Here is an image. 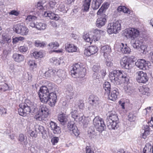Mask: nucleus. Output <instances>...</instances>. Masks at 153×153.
Wrapping results in <instances>:
<instances>
[{"label": "nucleus", "instance_id": "69168bd1", "mask_svg": "<svg viewBox=\"0 0 153 153\" xmlns=\"http://www.w3.org/2000/svg\"><path fill=\"white\" fill-rule=\"evenodd\" d=\"M78 106L79 109H83L84 108V104L82 100L80 101L78 104Z\"/></svg>", "mask_w": 153, "mask_h": 153}, {"label": "nucleus", "instance_id": "393cba45", "mask_svg": "<svg viewBox=\"0 0 153 153\" xmlns=\"http://www.w3.org/2000/svg\"><path fill=\"white\" fill-rule=\"evenodd\" d=\"M111 51L110 47L108 45H105L101 47V52L103 53V56L105 59L108 58V54Z\"/></svg>", "mask_w": 153, "mask_h": 153}, {"label": "nucleus", "instance_id": "de8ad7c7", "mask_svg": "<svg viewBox=\"0 0 153 153\" xmlns=\"http://www.w3.org/2000/svg\"><path fill=\"white\" fill-rule=\"evenodd\" d=\"M38 17L33 15H29L26 19V20H28L29 21H33L36 20Z\"/></svg>", "mask_w": 153, "mask_h": 153}, {"label": "nucleus", "instance_id": "f3484780", "mask_svg": "<svg viewBox=\"0 0 153 153\" xmlns=\"http://www.w3.org/2000/svg\"><path fill=\"white\" fill-rule=\"evenodd\" d=\"M127 33L128 34L129 38H133L134 39L139 36V32L137 29L134 28H131L127 30Z\"/></svg>", "mask_w": 153, "mask_h": 153}, {"label": "nucleus", "instance_id": "e2e57ef3", "mask_svg": "<svg viewBox=\"0 0 153 153\" xmlns=\"http://www.w3.org/2000/svg\"><path fill=\"white\" fill-rule=\"evenodd\" d=\"M101 76L97 72L94 73L93 75V77L94 79H99L100 78Z\"/></svg>", "mask_w": 153, "mask_h": 153}, {"label": "nucleus", "instance_id": "680f3d73", "mask_svg": "<svg viewBox=\"0 0 153 153\" xmlns=\"http://www.w3.org/2000/svg\"><path fill=\"white\" fill-rule=\"evenodd\" d=\"M6 110L2 107L0 108V115H4L6 113Z\"/></svg>", "mask_w": 153, "mask_h": 153}, {"label": "nucleus", "instance_id": "72a5a7b5", "mask_svg": "<svg viewBox=\"0 0 153 153\" xmlns=\"http://www.w3.org/2000/svg\"><path fill=\"white\" fill-rule=\"evenodd\" d=\"M102 2V0H93L92 6L93 9H98L101 4Z\"/></svg>", "mask_w": 153, "mask_h": 153}, {"label": "nucleus", "instance_id": "37998d69", "mask_svg": "<svg viewBox=\"0 0 153 153\" xmlns=\"http://www.w3.org/2000/svg\"><path fill=\"white\" fill-rule=\"evenodd\" d=\"M128 117L129 121L131 122H134L136 120V116L131 113L129 114Z\"/></svg>", "mask_w": 153, "mask_h": 153}, {"label": "nucleus", "instance_id": "6ab92c4d", "mask_svg": "<svg viewBox=\"0 0 153 153\" xmlns=\"http://www.w3.org/2000/svg\"><path fill=\"white\" fill-rule=\"evenodd\" d=\"M43 14L44 17H48L51 19L56 21L58 20L60 18L58 15L55 14L51 11H44Z\"/></svg>", "mask_w": 153, "mask_h": 153}, {"label": "nucleus", "instance_id": "f704fd0d", "mask_svg": "<svg viewBox=\"0 0 153 153\" xmlns=\"http://www.w3.org/2000/svg\"><path fill=\"white\" fill-rule=\"evenodd\" d=\"M31 56H32L36 59L39 58H42L43 56V54L42 51H36L35 50H33L31 52Z\"/></svg>", "mask_w": 153, "mask_h": 153}, {"label": "nucleus", "instance_id": "7c9ffc66", "mask_svg": "<svg viewBox=\"0 0 153 153\" xmlns=\"http://www.w3.org/2000/svg\"><path fill=\"white\" fill-rule=\"evenodd\" d=\"M102 86L105 91V93L107 95L110 94L111 89L110 83L108 82H105L103 84Z\"/></svg>", "mask_w": 153, "mask_h": 153}, {"label": "nucleus", "instance_id": "4d7b16f0", "mask_svg": "<svg viewBox=\"0 0 153 153\" xmlns=\"http://www.w3.org/2000/svg\"><path fill=\"white\" fill-rule=\"evenodd\" d=\"M100 68V67L98 64H95L94 65L92 70L95 72H98Z\"/></svg>", "mask_w": 153, "mask_h": 153}, {"label": "nucleus", "instance_id": "f257e3e1", "mask_svg": "<svg viewBox=\"0 0 153 153\" xmlns=\"http://www.w3.org/2000/svg\"><path fill=\"white\" fill-rule=\"evenodd\" d=\"M133 57L132 56L130 58L124 57L120 60V64L122 68L128 69V71H121L114 70L110 73L109 79L111 82L115 85L120 84V80L124 81L125 83L128 84L129 81L131 71L130 69L131 68V63Z\"/></svg>", "mask_w": 153, "mask_h": 153}, {"label": "nucleus", "instance_id": "f03ea898", "mask_svg": "<svg viewBox=\"0 0 153 153\" xmlns=\"http://www.w3.org/2000/svg\"><path fill=\"white\" fill-rule=\"evenodd\" d=\"M42 87L40 88L38 94L40 100L44 103H48L51 107L54 106L57 99L56 94Z\"/></svg>", "mask_w": 153, "mask_h": 153}, {"label": "nucleus", "instance_id": "39448f33", "mask_svg": "<svg viewBox=\"0 0 153 153\" xmlns=\"http://www.w3.org/2000/svg\"><path fill=\"white\" fill-rule=\"evenodd\" d=\"M102 32L101 30L95 29L92 33H91V34H86L83 36V38L86 42L90 43L93 41H97L100 39V33Z\"/></svg>", "mask_w": 153, "mask_h": 153}, {"label": "nucleus", "instance_id": "ea45409f", "mask_svg": "<svg viewBox=\"0 0 153 153\" xmlns=\"http://www.w3.org/2000/svg\"><path fill=\"white\" fill-rule=\"evenodd\" d=\"M54 84L52 82L49 83L46 86H43V88H46V90L49 91L50 92H51V90L54 88Z\"/></svg>", "mask_w": 153, "mask_h": 153}, {"label": "nucleus", "instance_id": "4c0bfd02", "mask_svg": "<svg viewBox=\"0 0 153 153\" xmlns=\"http://www.w3.org/2000/svg\"><path fill=\"white\" fill-rule=\"evenodd\" d=\"M65 72L62 70H59L57 71V76L62 79H64L66 77Z\"/></svg>", "mask_w": 153, "mask_h": 153}, {"label": "nucleus", "instance_id": "09e8293b", "mask_svg": "<svg viewBox=\"0 0 153 153\" xmlns=\"http://www.w3.org/2000/svg\"><path fill=\"white\" fill-rule=\"evenodd\" d=\"M105 11V10L102 7H101L97 12V15H101L102 16V17H104V15H105L104 13Z\"/></svg>", "mask_w": 153, "mask_h": 153}, {"label": "nucleus", "instance_id": "a19ab883", "mask_svg": "<svg viewBox=\"0 0 153 153\" xmlns=\"http://www.w3.org/2000/svg\"><path fill=\"white\" fill-rule=\"evenodd\" d=\"M125 89L127 93H131L132 92L133 88L131 84H128L125 87Z\"/></svg>", "mask_w": 153, "mask_h": 153}, {"label": "nucleus", "instance_id": "1a4fd4ad", "mask_svg": "<svg viewBox=\"0 0 153 153\" xmlns=\"http://www.w3.org/2000/svg\"><path fill=\"white\" fill-rule=\"evenodd\" d=\"M121 29V25L120 21H117L113 23L108 24L107 26V31L109 34L116 33L118 31Z\"/></svg>", "mask_w": 153, "mask_h": 153}, {"label": "nucleus", "instance_id": "a18cd8bd", "mask_svg": "<svg viewBox=\"0 0 153 153\" xmlns=\"http://www.w3.org/2000/svg\"><path fill=\"white\" fill-rule=\"evenodd\" d=\"M142 94H143L149 96L150 94L149 89L147 87H145L143 88L142 90Z\"/></svg>", "mask_w": 153, "mask_h": 153}, {"label": "nucleus", "instance_id": "9d476101", "mask_svg": "<svg viewBox=\"0 0 153 153\" xmlns=\"http://www.w3.org/2000/svg\"><path fill=\"white\" fill-rule=\"evenodd\" d=\"M39 112H38L37 117L39 121H41L43 118L47 117L49 114V110L45 105H41L39 108Z\"/></svg>", "mask_w": 153, "mask_h": 153}, {"label": "nucleus", "instance_id": "c85d7f7f", "mask_svg": "<svg viewBox=\"0 0 153 153\" xmlns=\"http://www.w3.org/2000/svg\"><path fill=\"white\" fill-rule=\"evenodd\" d=\"M30 109L31 111H30V113H31L32 115H34V118L36 120H39V118L37 117V116L38 115V112H39V111L38 108L32 104Z\"/></svg>", "mask_w": 153, "mask_h": 153}, {"label": "nucleus", "instance_id": "ddd939ff", "mask_svg": "<svg viewBox=\"0 0 153 153\" xmlns=\"http://www.w3.org/2000/svg\"><path fill=\"white\" fill-rule=\"evenodd\" d=\"M68 131L72 135L77 136L79 134V131L78 130L77 127L76 125L72 122H68L67 124Z\"/></svg>", "mask_w": 153, "mask_h": 153}, {"label": "nucleus", "instance_id": "0e129e2a", "mask_svg": "<svg viewBox=\"0 0 153 153\" xmlns=\"http://www.w3.org/2000/svg\"><path fill=\"white\" fill-rule=\"evenodd\" d=\"M110 5V3L108 2H106L104 3L102 5V7L105 10L107 9Z\"/></svg>", "mask_w": 153, "mask_h": 153}, {"label": "nucleus", "instance_id": "4be33fe9", "mask_svg": "<svg viewBox=\"0 0 153 153\" xmlns=\"http://www.w3.org/2000/svg\"><path fill=\"white\" fill-rule=\"evenodd\" d=\"M65 46L66 51L68 52L73 53L76 51L77 47L74 44L67 43Z\"/></svg>", "mask_w": 153, "mask_h": 153}, {"label": "nucleus", "instance_id": "3c124183", "mask_svg": "<svg viewBox=\"0 0 153 153\" xmlns=\"http://www.w3.org/2000/svg\"><path fill=\"white\" fill-rule=\"evenodd\" d=\"M28 64L32 68H36L37 67V64L34 61H30L28 62Z\"/></svg>", "mask_w": 153, "mask_h": 153}, {"label": "nucleus", "instance_id": "774afa93", "mask_svg": "<svg viewBox=\"0 0 153 153\" xmlns=\"http://www.w3.org/2000/svg\"><path fill=\"white\" fill-rule=\"evenodd\" d=\"M149 57L150 61L153 63V51L150 53Z\"/></svg>", "mask_w": 153, "mask_h": 153}, {"label": "nucleus", "instance_id": "aec40b11", "mask_svg": "<svg viewBox=\"0 0 153 153\" xmlns=\"http://www.w3.org/2000/svg\"><path fill=\"white\" fill-rule=\"evenodd\" d=\"M50 124L51 129L54 134H58L61 133V129L59 127L57 126L56 123L51 121Z\"/></svg>", "mask_w": 153, "mask_h": 153}, {"label": "nucleus", "instance_id": "473e14b6", "mask_svg": "<svg viewBox=\"0 0 153 153\" xmlns=\"http://www.w3.org/2000/svg\"><path fill=\"white\" fill-rule=\"evenodd\" d=\"M79 124L83 125L85 128L87 127L89 123V121L85 117H83L82 116L79 118Z\"/></svg>", "mask_w": 153, "mask_h": 153}, {"label": "nucleus", "instance_id": "a211bd4d", "mask_svg": "<svg viewBox=\"0 0 153 153\" xmlns=\"http://www.w3.org/2000/svg\"><path fill=\"white\" fill-rule=\"evenodd\" d=\"M66 98L68 100L73 99L74 95V91L72 86L70 85H68L66 91Z\"/></svg>", "mask_w": 153, "mask_h": 153}, {"label": "nucleus", "instance_id": "a878e982", "mask_svg": "<svg viewBox=\"0 0 153 153\" xmlns=\"http://www.w3.org/2000/svg\"><path fill=\"white\" fill-rule=\"evenodd\" d=\"M45 76L47 77L54 78L57 76V71L54 69H49L45 73Z\"/></svg>", "mask_w": 153, "mask_h": 153}, {"label": "nucleus", "instance_id": "2f4dec72", "mask_svg": "<svg viewBox=\"0 0 153 153\" xmlns=\"http://www.w3.org/2000/svg\"><path fill=\"white\" fill-rule=\"evenodd\" d=\"M120 48L121 51L123 54H128L131 52L130 48L128 47L126 45H124L123 43H121V45H120Z\"/></svg>", "mask_w": 153, "mask_h": 153}, {"label": "nucleus", "instance_id": "e433bc0d", "mask_svg": "<svg viewBox=\"0 0 153 153\" xmlns=\"http://www.w3.org/2000/svg\"><path fill=\"white\" fill-rule=\"evenodd\" d=\"M152 146L150 143L146 144L143 150V153H151Z\"/></svg>", "mask_w": 153, "mask_h": 153}, {"label": "nucleus", "instance_id": "79ce46f5", "mask_svg": "<svg viewBox=\"0 0 153 153\" xmlns=\"http://www.w3.org/2000/svg\"><path fill=\"white\" fill-rule=\"evenodd\" d=\"M58 10L63 13H67V10H66V8H65V6L64 3H61L60 4L58 7Z\"/></svg>", "mask_w": 153, "mask_h": 153}, {"label": "nucleus", "instance_id": "603ef678", "mask_svg": "<svg viewBox=\"0 0 153 153\" xmlns=\"http://www.w3.org/2000/svg\"><path fill=\"white\" fill-rule=\"evenodd\" d=\"M56 3L55 0L50 1L49 3L50 5V10H53L55 7Z\"/></svg>", "mask_w": 153, "mask_h": 153}, {"label": "nucleus", "instance_id": "5fc2aeb1", "mask_svg": "<svg viewBox=\"0 0 153 153\" xmlns=\"http://www.w3.org/2000/svg\"><path fill=\"white\" fill-rule=\"evenodd\" d=\"M8 88L9 87L7 84L4 83L0 88V90L4 91L8 89Z\"/></svg>", "mask_w": 153, "mask_h": 153}, {"label": "nucleus", "instance_id": "9b49d317", "mask_svg": "<svg viewBox=\"0 0 153 153\" xmlns=\"http://www.w3.org/2000/svg\"><path fill=\"white\" fill-rule=\"evenodd\" d=\"M13 28V30L16 33L22 35H27L28 32V29L23 23L17 24Z\"/></svg>", "mask_w": 153, "mask_h": 153}, {"label": "nucleus", "instance_id": "6e6552de", "mask_svg": "<svg viewBox=\"0 0 153 153\" xmlns=\"http://www.w3.org/2000/svg\"><path fill=\"white\" fill-rule=\"evenodd\" d=\"M99 98L96 96L90 95L88 99V102L90 105L88 107V109L91 111L93 108L96 109L99 107L100 102Z\"/></svg>", "mask_w": 153, "mask_h": 153}, {"label": "nucleus", "instance_id": "cd10ccee", "mask_svg": "<svg viewBox=\"0 0 153 153\" xmlns=\"http://www.w3.org/2000/svg\"><path fill=\"white\" fill-rule=\"evenodd\" d=\"M58 120L62 125H64L68 120L67 116L63 113L60 114L58 115Z\"/></svg>", "mask_w": 153, "mask_h": 153}, {"label": "nucleus", "instance_id": "8fccbe9b", "mask_svg": "<svg viewBox=\"0 0 153 153\" xmlns=\"http://www.w3.org/2000/svg\"><path fill=\"white\" fill-rule=\"evenodd\" d=\"M35 45L37 47H43L45 45L43 42H41L39 40H36L35 42Z\"/></svg>", "mask_w": 153, "mask_h": 153}, {"label": "nucleus", "instance_id": "58836bf2", "mask_svg": "<svg viewBox=\"0 0 153 153\" xmlns=\"http://www.w3.org/2000/svg\"><path fill=\"white\" fill-rule=\"evenodd\" d=\"M38 129L39 130V133H41L42 135V138H45V136L46 135V131L44 129V127L42 126H38Z\"/></svg>", "mask_w": 153, "mask_h": 153}, {"label": "nucleus", "instance_id": "bf43d9fd", "mask_svg": "<svg viewBox=\"0 0 153 153\" xmlns=\"http://www.w3.org/2000/svg\"><path fill=\"white\" fill-rule=\"evenodd\" d=\"M50 61L51 62L56 65L59 62V60L55 57H53L50 59Z\"/></svg>", "mask_w": 153, "mask_h": 153}, {"label": "nucleus", "instance_id": "864d4df0", "mask_svg": "<svg viewBox=\"0 0 153 153\" xmlns=\"http://www.w3.org/2000/svg\"><path fill=\"white\" fill-rule=\"evenodd\" d=\"M139 46L137 50L140 51L141 53H143L145 51L146 47V46L142 45V44L140 45Z\"/></svg>", "mask_w": 153, "mask_h": 153}, {"label": "nucleus", "instance_id": "c03bdc74", "mask_svg": "<svg viewBox=\"0 0 153 153\" xmlns=\"http://www.w3.org/2000/svg\"><path fill=\"white\" fill-rule=\"evenodd\" d=\"M72 117L73 118L74 120H79V115L77 111L74 110V111L71 113Z\"/></svg>", "mask_w": 153, "mask_h": 153}, {"label": "nucleus", "instance_id": "052dcab7", "mask_svg": "<svg viewBox=\"0 0 153 153\" xmlns=\"http://www.w3.org/2000/svg\"><path fill=\"white\" fill-rule=\"evenodd\" d=\"M86 153H94L91 149V147L90 146H87L86 147Z\"/></svg>", "mask_w": 153, "mask_h": 153}, {"label": "nucleus", "instance_id": "13d9d810", "mask_svg": "<svg viewBox=\"0 0 153 153\" xmlns=\"http://www.w3.org/2000/svg\"><path fill=\"white\" fill-rule=\"evenodd\" d=\"M59 140L58 137H54L52 138L51 142L53 145H54L56 143H58Z\"/></svg>", "mask_w": 153, "mask_h": 153}, {"label": "nucleus", "instance_id": "dca6fc26", "mask_svg": "<svg viewBox=\"0 0 153 153\" xmlns=\"http://www.w3.org/2000/svg\"><path fill=\"white\" fill-rule=\"evenodd\" d=\"M47 25L40 22H32L30 24V26L35 27L39 30H44L47 27Z\"/></svg>", "mask_w": 153, "mask_h": 153}, {"label": "nucleus", "instance_id": "338daca9", "mask_svg": "<svg viewBox=\"0 0 153 153\" xmlns=\"http://www.w3.org/2000/svg\"><path fill=\"white\" fill-rule=\"evenodd\" d=\"M123 12L124 13L129 14L130 11L125 6H123Z\"/></svg>", "mask_w": 153, "mask_h": 153}, {"label": "nucleus", "instance_id": "7ed1b4c3", "mask_svg": "<svg viewBox=\"0 0 153 153\" xmlns=\"http://www.w3.org/2000/svg\"><path fill=\"white\" fill-rule=\"evenodd\" d=\"M106 125L110 130L116 129L119 127V119L116 112L111 111L107 117Z\"/></svg>", "mask_w": 153, "mask_h": 153}, {"label": "nucleus", "instance_id": "20e7f679", "mask_svg": "<svg viewBox=\"0 0 153 153\" xmlns=\"http://www.w3.org/2000/svg\"><path fill=\"white\" fill-rule=\"evenodd\" d=\"M86 73V69L83 63L78 62L73 65L72 69L71 70L72 75L77 76L80 77H84Z\"/></svg>", "mask_w": 153, "mask_h": 153}, {"label": "nucleus", "instance_id": "0eeeda50", "mask_svg": "<svg viewBox=\"0 0 153 153\" xmlns=\"http://www.w3.org/2000/svg\"><path fill=\"white\" fill-rule=\"evenodd\" d=\"M93 123L97 130L99 132H102L106 128L103 120L99 116L94 119Z\"/></svg>", "mask_w": 153, "mask_h": 153}, {"label": "nucleus", "instance_id": "412c9836", "mask_svg": "<svg viewBox=\"0 0 153 153\" xmlns=\"http://www.w3.org/2000/svg\"><path fill=\"white\" fill-rule=\"evenodd\" d=\"M119 94L118 89L116 88H114L111 90L110 94L109 95V98L110 100L113 101H115L117 99Z\"/></svg>", "mask_w": 153, "mask_h": 153}, {"label": "nucleus", "instance_id": "c9c22d12", "mask_svg": "<svg viewBox=\"0 0 153 153\" xmlns=\"http://www.w3.org/2000/svg\"><path fill=\"white\" fill-rule=\"evenodd\" d=\"M18 140L25 145H26L27 143V137L22 134H19L18 137Z\"/></svg>", "mask_w": 153, "mask_h": 153}, {"label": "nucleus", "instance_id": "423d86ee", "mask_svg": "<svg viewBox=\"0 0 153 153\" xmlns=\"http://www.w3.org/2000/svg\"><path fill=\"white\" fill-rule=\"evenodd\" d=\"M31 102H22L19 105V108L18 109L19 114L23 117H25L30 113Z\"/></svg>", "mask_w": 153, "mask_h": 153}, {"label": "nucleus", "instance_id": "b1692460", "mask_svg": "<svg viewBox=\"0 0 153 153\" xmlns=\"http://www.w3.org/2000/svg\"><path fill=\"white\" fill-rule=\"evenodd\" d=\"M12 58L15 62H22L25 59L24 55L17 53H15L13 54Z\"/></svg>", "mask_w": 153, "mask_h": 153}, {"label": "nucleus", "instance_id": "f8f14e48", "mask_svg": "<svg viewBox=\"0 0 153 153\" xmlns=\"http://www.w3.org/2000/svg\"><path fill=\"white\" fill-rule=\"evenodd\" d=\"M136 79L139 82L145 83L147 82L149 79L147 74L143 71H139L136 73Z\"/></svg>", "mask_w": 153, "mask_h": 153}, {"label": "nucleus", "instance_id": "4468645a", "mask_svg": "<svg viewBox=\"0 0 153 153\" xmlns=\"http://www.w3.org/2000/svg\"><path fill=\"white\" fill-rule=\"evenodd\" d=\"M149 62L143 59H139L135 63V65L140 69L146 70L148 68Z\"/></svg>", "mask_w": 153, "mask_h": 153}, {"label": "nucleus", "instance_id": "6e6d98bb", "mask_svg": "<svg viewBox=\"0 0 153 153\" xmlns=\"http://www.w3.org/2000/svg\"><path fill=\"white\" fill-rule=\"evenodd\" d=\"M28 49V48L26 46H21L19 48V51L22 52H25Z\"/></svg>", "mask_w": 153, "mask_h": 153}, {"label": "nucleus", "instance_id": "2eb2a0df", "mask_svg": "<svg viewBox=\"0 0 153 153\" xmlns=\"http://www.w3.org/2000/svg\"><path fill=\"white\" fill-rule=\"evenodd\" d=\"M98 51L97 47L95 46H89L84 50V54L87 56H89L97 53Z\"/></svg>", "mask_w": 153, "mask_h": 153}, {"label": "nucleus", "instance_id": "bb28decb", "mask_svg": "<svg viewBox=\"0 0 153 153\" xmlns=\"http://www.w3.org/2000/svg\"><path fill=\"white\" fill-rule=\"evenodd\" d=\"M143 42L142 41L139 40L138 39H132L131 42V46L135 49H138L139 46L142 44Z\"/></svg>", "mask_w": 153, "mask_h": 153}, {"label": "nucleus", "instance_id": "5701e85b", "mask_svg": "<svg viewBox=\"0 0 153 153\" xmlns=\"http://www.w3.org/2000/svg\"><path fill=\"white\" fill-rule=\"evenodd\" d=\"M106 17L105 15L104 17H101L98 18L96 21V26L99 28H101L103 26L106 22Z\"/></svg>", "mask_w": 153, "mask_h": 153}, {"label": "nucleus", "instance_id": "49530a36", "mask_svg": "<svg viewBox=\"0 0 153 153\" xmlns=\"http://www.w3.org/2000/svg\"><path fill=\"white\" fill-rule=\"evenodd\" d=\"M59 43L56 42L50 43L48 46L52 49H56L59 46Z\"/></svg>", "mask_w": 153, "mask_h": 153}, {"label": "nucleus", "instance_id": "c756f323", "mask_svg": "<svg viewBox=\"0 0 153 153\" xmlns=\"http://www.w3.org/2000/svg\"><path fill=\"white\" fill-rule=\"evenodd\" d=\"M91 0H83L82 9L84 11H88L89 9Z\"/></svg>", "mask_w": 153, "mask_h": 153}]
</instances>
